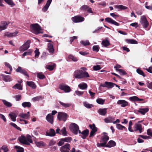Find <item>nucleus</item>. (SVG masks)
Returning a JSON list of instances; mask_svg holds the SVG:
<instances>
[{"label": "nucleus", "mask_w": 152, "mask_h": 152, "mask_svg": "<svg viewBox=\"0 0 152 152\" xmlns=\"http://www.w3.org/2000/svg\"><path fill=\"white\" fill-rule=\"evenodd\" d=\"M18 139L20 142L27 145H30L33 142L31 137L29 134L26 135V136L21 135L18 137Z\"/></svg>", "instance_id": "1"}, {"label": "nucleus", "mask_w": 152, "mask_h": 152, "mask_svg": "<svg viewBox=\"0 0 152 152\" xmlns=\"http://www.w3.org/2000/svg\"><path fill=\"white\" fill-rule=\"evenodd\" d=\"M74 76L75 78L77 79H82L89 77L88 72L86 71L84 72L81 70L75 71L74 72Z\"/></svg>", "instance_id": "2"}, {"label": "nucleus", "mask_w": 152, "mask_h": 152, "mask_svg": "<svg viewBox=\"0 0 152 152\" xmlns=\"http://www.w3.org/2000/svg\"><path fill=\"white\" fill-rule=\"evenodd\" d=\"M70 130L75 134H77L78 132L79 133H81L80 131L79 130L78 126L75 123H72L69 126Z\"/></svg>", "instance_id": "3"}, {"label": "nucleus", "mask_w": 152, "mask_h": 152, "mask_svg": "<svg viewBox=\"0 0 152 152\" xmlns=\"http://www.w3.org/2000/svg\"><path fill=\"white\" fill-rule=\"evenodd\" d=\"M30 28L33 32L36 34H38L41 33V27L37 23L31 24L30 26Z\"/></svg>", "instance_id": "4"}, {"label": "nucleus", "mask_w": 152, "mask_h": 152, "mask_svg": "<svg viewBox=\"0 0 152 152\" xmlns=\"http://www.w3.org/2000/svg\"><path fill=\"white\" fill-rule=\"evenodd\" d=\"M68 115L65 113L58 112V114L57 118L59 121H65L67 118Z\"/></svg>", "instance_id": "5"}, {"label": "nucleus", "mask_w": 152, "mask_h": 152, "mask_svg": "<svg viewBox=\"0 0 152 152\" xmlns=\"http://www.w3.org/2000/svg\"><path fill=\"white\" fill-rule=\"evenodd\" d=\"M30 43L31 42L30 40H27L22 46L20 47L19 50L21 52H24L25 50H26L30 47Z\"/></svg>", "instance_id": "6"}, {"label": "nucleus", "mask_w": 152, "mask_h": 152, "mask_svg": "<svg viewBox=\"0 0 152 152\" xmlns=\"http://www.w3.org/2000/svg\"><path fill=\"white\" fill-rule=\"evenodd\" d=\"M140 21L144 28H146L148 26L149 23L145 16L143 15L141 16Z\"/></svg>", "instance_id": "7"}, {"label": "nucleus", "mask_w": 152, "mask_h": 152, "mask_svg": "<svg viewBox=\"0 0 152 152\" xmlns=\"http://www.w3.org/2000/svg\"><path fill=\"white\" fill-rule=\"evenodd\" d=\"M70 145L69 144L66 143L64 145L61 146L60 149L61 152H69Z\"/></svg>", "instance_id": "8"}, {"label": "nucleus", "mask_w": 152, "mask_h": 152, "mask_svg": "<svg viewBox=\"0 0 152 152\" xmlns=\"http://www.w3.org/2000/svg\"><path fill=\"white\" fill-rule=\"evenodd\" d=\"M60 89L63 90L65 93H68L71 91V89L70 87L66 85L62 84L59 86Z\"/></svg>", "instance_id": "9"}, {"label": "nucleus", "mask_w": 152, "mask_h": 152, "mask_svg": "<svg viewBox=\"0 0 152 152\" xmlns=\"http://www.w3.org/2000/svg\"><path fill=\"white\" fill-rule=\"evenodd\" d=\"M72 20L75 23L81 22L84 20V18L80 16H75L72 18Z\"/></svg>", "instance_id": "10"}, {"label": "nucleus", "mask_w": 152, "mask_h": 152, "mask_svg": "<svg viewBox=\"0 0 152 152\" xmlns=\"http://www.w3.org/2000/svg\"><path fill=\"white\" fill-rule=\"evenodd\" d=\"M115 84L110 82H105L104 84H101V86L103 87H107L108 89L113 88L115 86Z\"/></svg>", "instance_id": "11"}, {"label": "nucleus", "mask_w": 152, "mask_h": 152, "mask_svg": "<svg viewBox=\"0 0 152 152\" xmlns=\"http://www.w3.org/2000/svg\"><path fill=\"white\" fill-rule=\"evenodd\" d=\"M89 127L91 129L90 133V137H92L94 135L95 133L97 131V128L94 124L89 125Z\"/></svg>", "instance_id": "12"}, {"label": "nucleus", "mask_w": 152, "mask_h": 152, "mask_svg": "<svg viewBox=\"0 0 152 152\" xmlns=\"http://www.w3.org/2000/svg\"><path fill=\"white\" fill-rule=\"evenodd\" d=\"M117 104L121 105L122 107H125L129 105L128 102L125 100H119L117 102Z\"/></svg>", "instance_id": "13"}, {"label": "nucleus", "mask_w": 152, "mask_h": 152, "mask_svg": "<svg viewBox=\"0 0 152 152\" xmlns=\"http://www.w3.org/2000/svg\"><path fill=\"white\" fill-rule=\"evenodd\" d=\"M15 71L16 72H20L28 77H29L28 75L26 70L22 69L20 66H18V68L16 69Z\"/></svg>", "instance_id": "14"}, {"label": "nucleus", "mask_w": 152, "mask_h": 152, "mask_svg": "<svg viewBox=\"0 0 152 152\" xmlns=\"http://www.w3.org/2000/svg\"><path fill=\"white\" fill-rule=\"evenodd\" d=\"M9 23L10 22H1V24H0V32L6 29Z\"/></svg>", "instance_id": "15"}, {"label": "nucleus", "mask_w": 152, "mask_h": 152, "mask_svg": "<svg viewBox=\"0 0 152 152\" xmlns=\"http://www.w3.org/2000/svg\"><path fill=\"white\" fill-rule=\"evenodd\" d=\"M105 20L107 23L113 24L116 26H119V24L110 18H107Z\"/></svg>", "instance_id": "16"}, {"label": "nucleus", "mask_w": 152, "mask_h": 152, "mask_svg": "<svg viewBox=\"0 0 152 152\" xmlns=\"http://www.w3.org/2000/svg\"><path fill=\"white\" fill-rule=\"evenodd\" d=\"M54 117L51 114H48L46 117V119L49 123L52 124L53 122Z\"/></svg>", "instance_id": "17"}, {"label": "nucleus", "mask_w": 152, "mask_h": 152, "mask_svg": "<svg viewBox=\"0 0 152 152\" xmlns=\"http://www.w3.org/2000/svg\"><path fill=\"white\" fill-rule=\"evenodd\" d=\"M134 129L135 131L138 130L140 133L142 132V126L140 124H136L134 126Z\"/></svg>", "instance_id": "18"}, {"label": "nucleus", "mask_w": 152, "mask_h": 152, "mask_svg": "<svg viewBox=\"0 0 152 152\" xmlns=\"http://www.w3.org/2000/svg\"><path fill=\"white\" fill-rule=\"evenodd\" d=\"M1 76L2 77L3 80L5 82H10L12 80V78L10 75H6L1 74Z\"/></svg>", "instance_id": "19"}, {"label": "nucleus", "mask_w": 152, "mask_h": 152, "mask_svg": "<svg viewBox=\"0 0 152 152\" xmlns=\"http://www.w3.org/2000/svg\"><path fill=\"white\" fill-rule=\"evenodd\" d=\"M114 120L115 118L113 116H109L104 119V122L107 123H113V121Z\"/></svg>", "instance_id": "20"}, {"label": "nucleus", "mask_w": 152, "mask_h": 152, "mask_svg": "<svg viewBox=\"0 0 152 152\" xmlns=\"http://www.w3.org/2000/svg\"><path fill=\"white\" fill-rule=\"evenodd\" d=\"M52 0H48L46 4L42 9V10L43 12H45L47 10L52 2Z\"/></svg>", "instance_id": "21"}, {"label": "nucleus", "mask_w": 152, "mask_h": 152, "mask_svg": "<svg viewBox=\"0 0 152 152\" xmlns=\"http://www.w3.org/2000/svg\"><path fill=\"white\" fill-rule=\"evenodd\" d=\"M107 112V108H100L98 111V113L102 115H105Z\"/></svg>", "instance_id": "22"}, {"label": "nucleus", "mask_w": 152, "mask_h": 152, "mask_svg": "<svg viewBox=\"0 0 152 152\" xmlns=\"http://www.w3.org/2000/svg\"><path fill=\"white\" fill-rule=\"evenodd\" d=\"M116 144V142L114 141L111 140L109 141L107 144V147L110 148L114 147Z\"/></svg>", "instance_id": "23"}, {"label": "nucleus", "mask_w": 152, "mask_h": 152, "mask_svg": "<svg viewBox=\"0 0 152 152\" xmlns=\"http://www.w3.org/2000/svg\"><path fill=\"white\" fill-rule=\"evenodd\" d=\"M18 33V32L17 31L13 33L7 32L4 35L8 37H11L16 36Z\"/></svg>", "instance_id": "24"}, {"label": "nucleus", "mask_w": 152, "mask_h": 152, "mask_svg": "<svg viewBox=\"0 0 152 152\" xmlns=\"http://www.w3.org/2000/svg\"><path fill=\"white\" fill-rule=\"evenodd\" d=\"M19 116L20 117L25 119H29L30 116L29 114L23 113L20 114Z\"/></svg>", "instance_id": "25"}, {"label": "nucleus", "mask_w": 152, "mask_h": 152, "mask_svg": "<svg viewBox=\"0 0 152 152\" xmlns=\"http://www.w3.org/2000/svg\"><path fill=\"white\" fill-rule=\"evenodd\" d=\"M78 87L81 89L84 90L87 88V85L85 83H82L78 85Z\"/></svg>", "instance_id": "26"}, {"label": "nucleus", "mask_w": 152, "mask_h": 152, "mask_svg": "<svg viewBox=\"0 0 152 152\" xmlns=\"http://www.w3.org/2000/svg\"><path fill=\"white\" fill-rule=\"evenodd\" d=\"M149 110V109L148 108H140L138 110V112L141 113L142 115H145L146 113Z\"/></svg>", "instance_id": "27"}, {"label": "nucleus", "mask_w": 152, "mask_h": 152, "mask_svg": "<svg viewBox=\"0 0 152 152\" xmlns=\"http://www.w3.org/2000/svg\"><path fill=\"white\" fill-rule=\"evenodd\" d=\"M56 133L55 130L53 129H50L49 132H47L46 135L50 137L55 135Z\"/></svg>", "instance_id": "28"}, {"label": "nucleus", "mask_w": 152, "mask_h": 152, "mask_svg": "<svg viewBox=\"0 0 152 152\" xmlns=\"http://www.w3.org/2000/svg\"><path fill=\"white\" fill-rule=\"evenodd\" d=\"M109 139V137L107 135L104 134V136L101 137V140L104 144H107V142Z\"/></svg>", "instance_id": "29"}, {"label": "nucleus", "mask_w": 152, "mask_h": 152, "mask_svg": "<svg viewBox=\"0 0 152 152\" xmlns=\"http://www.w3.org/2000/svg\"><path fill=\"white\" fill-rule=\"evenodd\" d=\"M9 115L13 121L14 122L16 121L17 116L15 113H11L9 114Z\"/></svg>", "instance_id": "30"}, {"label": "nucleus", "mask_w": 152, "mask_h": 152, "mask_svg": "<svg viewBox=\"0 0 152 152\" xmlns=\"http://www.w3.org/2000/svg\"><path fill=\"white\" fill-rule=\"evenodd\" d=\"M125 42L129 44H137V42L136 40L131 39H126L125 40Z\"/></svg>", "instance_id": "31"}, {"label": "nucleus", "mask_w": 152, "mask_h": 152, "mask_svg": "<svg viewBox=\"0 0 152 152\" xmlns=\"http://www.w3.org/2000/svg\"><path fill=\"white\" fill-rule=\"evenodd\" d=\"M48 50L49 52L51 53H53L54 51V49L53 45L50 43L48 44Z\"/></svg>", "instance_id": "32"}, {"label": "nucleus", "mask_w": 152, "mask_h": 152, "mask_svg": "<svg viewBox=\"0 0 152 152\" xmlns=\"http://www.w3.org/2000/svg\"><path fill=\"white\" fill-rule=\"evenodd\" d=\"M26 84L28 86L34 89L36 87V86L35 84L32 81H27L26 82Z\"/></svg>", "instance_id": "33"}, {"label": "nucleus", "mask_w": 152, "mask_h": 152, "mask_svg": "<svg viewBox=\"0 0 152 152\" xmlns=\"http://www.w3.org/2000/svg\"><path fill=\"white\" fill-rule=\"evenodd\" d=\"M22 106L24 107H30L31 106V104L29 102H24L22 104Z\"/></svg>", "instance_id": "34"}, {"label": "nucleus", "mask_w": 152, "mask_h": 152, "mask_svg": "<svg viewBox=\"0 0 152 152\" xmlns=\"http://www.w3.org/2000/svg\"><path fill=\"white\" fill-rule=\"evenodd\" d=\"M102 45L105 47H107L110 45V43L107 40H103L102 42Z\"/></svg>", "instance_id": "35"}, {"label": "nucleus", "mask_w": 152, "mask_h": 152, "mask_svg": "<svg viewBox=\"0 0 152 152\" xmlns=\"http://www.w3.org/2000/svg\"><path fill=\"white\" fill-rule=\"evenodd\" d=\"M115 8L121 10H126L128 9V7L122 5H116L115 6Z\"/></svg>", "instance_id": "36"}, {"label": "nucleus", "mask_w": 152, "mask_h": 152, "mask_svg": "<svg viewBox=\"0 0 152 152\" xmlns=\"http://www.w3.org/2000/svg\"><path fill=\"white\" fill-rule=\"evenodd\" d=\"M36 144L37 147L40 148H42L45 146V143L42 141L37 142H36Z\"/></svg>", "instance_id": "37"}, {"label": "nucleus", "mask_w": 152, "mask_h": 152, "mask_svg": "<svg viewBox=\"0 0 152 152\" xmlns=\"http://www.w3.org/2000/svg\"><path fill=\"white\" fill-rule=\"evenodd\" d=\"M2 101L6 107H10L12 106V104L8 102L7 101L5 100H2Z\"/></svg>", "instance_id": "38"}, {"label": "nucleus", "mask_w": 152, "mask_h": 152, "mask_svg": "<svg viewBox=\"0 0 152 152\" xmlns=\"http://www.w3.org/2000/svg\"><path fill=\"white\" fill-rule=\"evenodd\" d=\"M67 132L65 127H64L60 130V134H62L64 136L66 135Z\"/></svg>", "instance_id": "39"}, {"label": "nucleus", "mask_w": 152, "mask_h": 152, "mask_svg": "<svg viewBox=\"0 0 152 152\" xmlns=\"http://www.w3.org/2000/svg\"><path fill=\"white\" fill-rule=\"evenodd\" d=\"M15 148L17 149L16 151L17 152H23L24 149L22 147L16 145L14 147Z\"/></svg>", "instance_id": "40"}, {"label": "nucleus", "mask_w": 152, "mask_h": 152, "mask_svg": "<svg viewBox=\"0 0 152 152\" xmlns=\"http://www.w3.org/2000/svg\"><path fill=\"white\" fill-rule=\"evenodd\" d=\"M96 102L99 104H103L105 102V100L102 98H99L96 99Z\"/></svg>", "instance_id": "41"}, {"label": "nucleus", "mask_w": 152, "mask_h": 152, "mask_svg": "<svg viewBox=\"0 0 152 152\" xmlns=\"http://www.w3.org/2000/svg\"><path fill=\"white\" fill-rule=\"evenodd\" d=\"M37 77L40 79H43L45 77V75L41 72L37 73Z\"/></svg>", "instance_id": "42"}, {"label": "nucleus", "mask_w": 152, "mask_h": 152, "mask_svg": "<svg viewBox=\"0 0 152 152\" xmlns=\"http://www.w3.org/2000/svg\"><path fill=\"white\" fill-rule=\"evenodd\" d=\"M60 104L63 107H70L71 105V104L70 103H65L62 102L61 101L59 102Z\"/></svg>", "instance_id": "43"}, {"label": "nucleus", "mask_w": 152, "mask_h": 152, "mask_svg": "<svg viewBox=\"0 0 152 152\" xmlns=\"http://www.w3.org/2000/svg\"><path fill=\"white\" fill-rule=\"evenodd\" d=\"M43 99V97L41 96H39L34 97L32 99V100L34 102L38 101L40 100H42Z\"/></svg>", "instance_id": "44"}, {"label": "nucleus", "mask_w": 152, "mask_h": 152, "mask_svg": "<svg viewBox=\"0 0 152 152\" xmlns=\"http://www.w3.org/2000/svg\"><path fill=\"white\" fill-rule=\"evenodd\" d=\"M80 43L84 46L89 45L90 44L88 40H82L80 41Z\"/></svg>", "instance_id": "45"}, {"label": "nucleus", "mask_w": 152, "mask_h": 152, "mask_svg": "<svg viewBox=\"0 0 152 152\" xmlns=\"http://www.w3.org/2000/svg\"><path fill=\"white\" fill-rule=\"evenodd\" d=\"M83 105L85 107L88 108H90L93 106L92 104H89L87 102H84Z\"/></svg>", "instance_id": "46"}, {"label": "nucleus", "mask_w": 152, "mask_h": 152, "mask_svg": "<svg viewBox=\"0 0 152 152\" xmlns=\"http://www.w3.org/2000/svg\"><path fill=\"white\" fill-rule=\"evenodd\" d=\"M68 59L74 61H76L77 60V58L75 57L72 55H70L69 56Z\"/></svg>", "instance_id": "47"}, {"label": "nucleus", "mask_w": 152, "mask_h": 152, "mask_svg": "<svg viewBox=\"0 0 152 152\" xmlns=\"http://www.w3.org/2000/svg\"><path fill=\"white\" fill-rule=\"evenodd\" d=\"M13 88L15 89H18L19 90H22V87L21 85L19 84H16L12 87Z\"/></svg>", "instance_id": "48"}, {"label": "nucleus", "mask_w": 152, "mask_h": 152, "mask_svg": "<svg viewBox=\"0 0 152 152\" xmlns=\"http://www.w3.org/2000/svg\"><path fill=\"white\" fill-rule=\"evenodd\" d=\"M4 1L9 5L11 6L12 7L14 6L15 5L12 0H4Z\"/></svg>", "instance_id": "49"}, {"label": "nucleus", "mask_w": 152, "mask_h": 152, "mask_svg": "<svg viewBox=\"0 0 152 152\" xmlns=\"http://www.w3.org/2000/svg\"><path fill=\"white\" fill-rule=\"evenodd\" d=\"M56 66V64H54L53 65H47L46 68L50 71H52L54 67Z\"/></svg>", "instance_id": "50"}, {"label": "nucleus", "mask_w": 152, "mask_h": 152, "mask_svg": "<svg viewBox=\"0 0 152 152\" xmlns=\"http://www.w3.org/2000/svg\"><path fill=\"white\" fill-rule=\"evenodd\" d=\"M116 128L119 130H123L124 129H126L127 130L125 126H123L119 124H116Z\"/></svg>", "instance_id": "51"}, {"label": "nucleus", "mask_w": 152, "mask_h": 152, "mask_svg": "<svg viewBox=\"0 0 152 152\" xmlns=\"http://www.w3.org/2000/svg\"><path fill=\"white\" fill-rule=\"evenodd\" d=\"M136 72L138 74L142 75L143 77H145V75L143 72L139 68L137 69Z\"/></svg>", "instance_id": "52"}, {"label": "nucleus", "mask_w": 152, "mask_h": 152, "mask_svg": "<svg viewBox=\"0 0 152 152\" xmlns=\"http://www.w3.org/2000/svg\"><path fill=\"white\" fill-rule=\"evenodd\" d=\"M10 124L13 126V127H14L15 128H16V129H17L18 130H20V131H21V129H20V128L19 127H18L15 124V123H12V122H11V123H10Z\"/></svg>", "instance_id": "53"}, {"label": "nucleus", "mask_w": 152, "mask_h": 152, "mask_svg": "<svg viewBox=\"0 0 152 152\" xmlns=\"http://www.w3.org/2000/svg\"><path fill=\"white\" fill-rule=\"evenodd\" d=\"M97 146L99 148L102 147H107V144H104V142L102 143H98L97 144Z\"/></svg>", "instance_id": "54"}, {"label": "nucleus", "mask_w": 152, "mask_h": 152, "mask_svg": "<svg viewBox=\"0 0 152 152\" xmlns=\"http://www.w3.org/2000/svg\"><path fill=\"white\" fill-rule=\"evenodd\" d=\"M138 97L137 96H133L129 98V99L132 102L137 101Z\"/></svg>", "instance_id": "55"}, {"label": "nucleus", "mask_w": 152, "mask_h": 152, "mask_svg": "<svg viewBox=\"0 0 152 152\" xmlns=\"http://www.w3.org/2000/svg\"><path fill=\"white\" fill-rule=\"evenodd\" d=\"M64 142H71L72 140L71 137H65L64 138H63Z\"/></svg>", "instance_id": "56"}, {"label": "nucleus", "mask_w": 152, "mask_h": 152, "mask_svg": "<svg viewBox=\"0 0 152 152\" xmlns=\"http://www.w3.org/2000/svg\"><path fill=\"white\" fill-rule=\"evenodd\" d=\"M93 50L94 51H95L96 52H97L99 51V46L98 45H94L93 47L92 48Z\"/></svg>", "instance_id": "57"}, {"label": "nucleus", "mask_w": 152, "mask_h": 152, "mask_svg": "<svg viewBox=\"0 0 152 152\" xmlns=\"http://www.w3.org/2000/svg\"><path fill=\"white\" fill-rule=\"evenodd\" d=\"M101 68V67L99 65H95L93 66V70L94 71H97L100 70Z\"/></svg>", "instance_id": "58"}, {"label": "nucleus", "mask_w": 152, "mask_h": 152, "mask_svg": "<svg viewBox=\"0 0 152 152\" xmlns=\"http://www.w3.org/2000/svg\"><path fill=\"white\" fill-rule=\"evenodd\" d=\"M117 71H118L121 75H124L126 74L125 71L122 69H117Z\"/></svg>", "instance_id": "59"}, {"label": "nucleus", "mask_w": 152, "mask_h": 152, "mask_svg": "<svg viewBox=\"0 0 152 152\" xmlns=\"http://www.w3.org/2000/svg\"><path fill=\"white\" fill-rule=\"evenodd\" d=\"M5 65L8 68H9L10 71H12V68L11 65L9 63L6 62L4 63Z\"/></svg>", "instance_id": "60"}, {"label": "nucleus", "mask_w": 152, "mask_h": 152, "mask_svg": "<svg viewBox=\"0 0 152 152\" xmlns=\"http://www.w3.org/2000/svg\"><path fill=\"white\" fill-rule=\"evenodd\" d=\"M1 149L4 151V152H7L8 151L7 146L6 145H3L1 148Z\"/></svg>", "instance_id": "61"}, {"label": "nucleus", "mask_w": 152, "mask_h": 152, "mask_svg": "<svg viewBox=\"0 0 152 152\" xmlns=\"http://www.w3.org/2000/svg\"><path fill=\"white\" fill-rule=\"evenodd\" d=\"M88 8V7L87 5H83L80 8V10H81L85 11L87 10Z\"/></svg>", "instance_id": "62"}, {"label": "nucleus", "mask_w": 152, "mask_h": 152, "mask_svg": "<svg viewBox=\"0 0 152 152\" xmlns=\"http://www.w3.org/2000/svg\"><path fill=\"white\" fill-rule=\"evenodd\" d=\"M89 133V131L87 130H85L83 131L80 134H82L83 135L88 136Z\"/></svg>", "instance_id": "63"}, {"label": "nucleus", "mask_w": 152, "mask_h": 152, "mask_svg": "<svg viewBox=\"0 0 152 152\" xmlns=\"http://www.w3.org/2000/svg\"><path fill=\"white\" fill-rule=\"evenodd\" d=\"M147 87L151 89H152V82H148L146 83Z\"/></svg>", "instance_id": "64"}]
</instances>
